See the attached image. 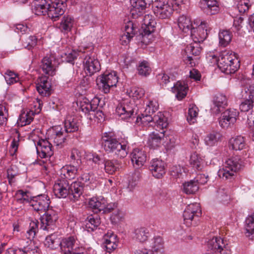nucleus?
Returning <instances> with one entry per match:
<instances>
[{"label": "nucleus", "instance_id": "f257e3e1", "mask_svg": "<svg viewBox=\"0 0 254 254\" xmlns=\"http://www.w3.org/2000/svg\"><path fill=\"white\" fill-rule=\"evenodd\" d=\"M83 191V184L75 181L70 185L66 180H58L53 186V192L58 198H65L68 196L73 201L78 200Z\"/></svg>", "mask_w": 254, "mask_h": 254}, {"label": "nucleus", "instance_id": "f03ea898", "mask_svg": "<svg viewBox=\"0 0 254 254\" xmlns=\"http://www.w3.org/2000/svg\"><path fill=\"white\" fill-rule=\"evenodd\" d=\"M212 58L215 59L220 69L226 74L234 73L240 67L239 61L228 52L222 53L218 59L215 55Z\"/></svg>", "mask_w": 254, "mask_h": 254}, {"label": "nucleus", "instance_id": "7ed1b4c3", "mask_svg": "<svg viewBox=\"0 0 254 254\" xmlns=\"http://www.w3.org/2000/svg\"><path fill=\"white\" fill-rule=\"evenodd\" d=\"M102 144L106 151L114 153L120 158H124L127 155V145L124 143L120 142L111 133H105L102 137Z\"/></svg>", "mask_w": 254, "mask_h": 254}, {"label": "nucleus", "instance_id": "20e7f679", "mask_svg": "<svg viewBox=\"0 0 254 254\" xmlns=\"http://www.w3.org/2000/svg\"><path fill=\"white\" fill-rule=\"evenodd\" d=\"M242 161L238 156L226 160L224 167L219 169L218 175L223 180L231 179L242 167Z\"/></svg>", "mask_w": 254, "mask_h": 254}, {"label": "nucleus", "instance_id": "39448f33", "mask_svg": "<svg viewBox=\"0 0 254 254\" xmlns=\"http://www.w3.org/2000/svg\"><path fill=\"white\" fill-rule=\"evenodd\" d=\"M136 122H140L144 125L154 122L155 124V127L157 128H166L168 125L167 118L160 112H158L153 117L152 115L144 113L141 117L137 118Z\"/></svg>", "mask_w": 254, "mask_h": 254}, {"label": "nucleus", "instance_id": "423d86ee", "mask_svg": "<svg viewBox=\"0 0 254 254\" xmlns=\"http://www.w3.org/2000/svg\"><path fill=\"white\" fill-rule=\"evenodd\" d=\"M157 26L156 21L153 19V16L150 14L144 16L142 25V31L140 33L142 35V42L144 43H149L152 38V33H153Z\"/></svg>", "mask_w": 254, "mask_h": 254}, {"label": "nucleus", "instance_id": "0eeeda50", "mask_svg": "<svg viewBox=\"0 0 254 254\" xmlns=\"http://www.w3.org/2000/svg\"><path fill=\"white\" fill-rule=\"evenodd\" d=\"M152 7L154 14L162 19L170 17L173 11L168 0H156L152 3Z\"/></svg>", "mask_w": 254, "mask_h": 254}, {"label": "nucleus", "instance_id": "6e6552de", "mask_svg": "<svg viewBox=\"0 0 254 254\" xmlns=\"http://www.w3.org/2000/svg\"><path fill=\"white\" fill-rule=\"evenodd\" d=\"M166 128H157L151 132L149 136L147 144L149 147L155 149L160 146L162 142H166L168 140V136L166 134Z\"/></svg>", "mask_w": 254, "mask_h": 254}, {"label": "nucleus", "instance_id": "1a4fd4ad", "mask_svg": "<svg viewBox=\"0 0 254 254\" xmlns=\"http://www.w3.org/2000/svg\"><path fill=\"white\" fill-rule=\"evenodd\" d=\"M66 6V0H56L51 4L50 3L47 15L53 21H56L64 14Z\"/></svg>", "mask_w": 254, "mask_h": 254}, {"label": "nucleus", "instance_id": "9d476101", "mask_svg": "<svg viewBox=\"0 0 254 254\" xmlns=\"http://www.w3.org/2000/svg\"><path fill=\"white\" fill-rule=\"evenodd\" d=\"M208 248L215 254H231L227 244L220 237H213L208 241Z\"/></svg>", "mask_w": 254, "mask_h": 254}, {"label": "nucleus", "instance_id": "9b49d317", "mask_svg": "<svg viewBox=\"0 0 254 254\" xmlns=\"http://www.w3.org/2000/svg\"><path fill=\"white\" fill-rule=\"evenodd\" d=\"M200 52L201 49L198 43L194 42V43L188 45L185 50V53L187 56L186 61L189 62V64L191 66H195L196 64H198Z\"/></svg>", "mask_w": 254, "mask_h": 254}, {"label": "nucleus", "instance_id": "f8f14e48", "mask_svg": "<svg viewBox=\"0 0 254 254\" xmlns=\"http://www.w3.org/2000/svg\"><path fill=\"white\" fill-rule=\"evenodd\" d=\"M30 202L34 210L41 213L48 210L50 200V198L47 195L41 194L33 197Z\"/></svg>", "mask_w": 254, "mask_h": 254}, {"label": "nucleus", "instance_id": "ddd939ff", "mask_svg": "<svg viewBox=\"0 0 254 254\" xmlns=\"http://www.w3.org/2000/svg\"><path fill=\"white\" fill-rule=\"evenodd\" d=\"M83 63L85 72L87 76H91L100 69L99 62L94 55H86Z\"/></svg>", "mask_w": 254, "mask_h": 254}, {"label": "nucleus", "instance_id": "4468645a", "mask_svg": "<svg viewBox=\"0 0 254 254\" xmlns=\"http://www.w3.org/2000/svg\"><path fill=\"white\" fill-rule=\"evenodd\" d=\"M201 213L200 207L198 203H195L188 205L183 213L185 223L188 226L190 225L192 219L195 217H198Z\"/></svg>", "mask_w": 254, "mask_h": 254}, {"label": "nucleus", "instance_id": "2eb2a0df", "mask_svg": "<svg viewBox=\"0 0 254 254\" xmlns=\"http://www.w3.org/2000/svg\"><path fill=\"white\" fill-rule=\"evenodd\" d=\"M36 147L37 154L41 158H49L53 155L52 145L47 139H40Z\"/></svg>", "mask_w": 254, "mask_h": 254}, {"label": "nucleus", "instance_id": "dca6fc26", "mask_svg": "<svg viewBox=\"0 0 254 254\" xmlns=\"http://www.w3.org/2000/svg\"><path fill=\"white\" fill-rule=\"evenodd\" d=\"M239 112L236 109H228L224 112L219 119V123L223 128H227L236 122Z\"/></svg>", "mask_w": 254, "mask_h": 254}, {"label": "nucleus", "instance_id": "f3484780", "mask_svg": "<svg viewBox=\"0 0 254 254\" xmlns=\"http://www.w3.org/2000/svg\"><path fill=\"white\" fill-rule=\"evenodd\" d=\"M190 32L194 42L200 43L203 42L206 38L208 34L206 23L201 22L197 27H193Z\"/></svg>", "mask_w": 254, "mask_h": 254}, {"label": "nucleus", "instance_id": "a211bd4d", "mask_svg": "<svg viewBox=\"0 0 254 254\" xmlns=\"http://www.w3.org/2000/svg\"><path fill=\"white\" fill-rule=\"evenodd\" d=\"M134 107V104L130 103H120L116 108V113L122 119H127L133 116Z\"/></svg>", "mask_w": 254, "mask_h": 254}, {"label": "nucleus", "instance_id": "6ab92c4d", "mask_svg": "<svg viewBox=\"0 0 254 254\" xmlns=\"http://www.w3.org/2000/svg\"><path fill=\"white\" fill-rule=\"evenodd\" d=\"M149 168L152 175L158 179L161 178L166 172L165 163L157 159L151 161Z\"/></svg>", "mask_w": 254, "mask_h": 254}, {"label": "nucleus", "instance_id": "aec40b11", "mask_svg": "<svg viewBox=\"0 0 254 254\" xmlns=\"http://www.w3.org/2000/svg\"><path fill=\"white\" fill-rule=\"evenodd\" d=\"M227 106V99L226 96L219 94L216 95L213 100L211 111L214 114H218Z\"/></svg>", "mask_w": 254, "mask_h": 254}, {"label": "nucleus", "instance_id": "412c9836", "mask_svg": "<svg viewBox=\"0 0 254 254\" xmlns=\"http://www.w3.org/2000/svg\"><path fill=\"white\" fill-rule=\"evenodd\" d=\"M76 241L73 237H69L60 241V246L62 252L64 254H73L75 253V251L77 248L75 245Z\"/></svg>", "mask_w": 254, "mask_h": 254}, {"label": "nucleus", "instance_id": "4be33fe9", "mask_svg": "<svg viewBox=\"0 0 254 254\" xmlns=\"http://www.w3.org/2000/svg\"><path fill=\"white\" fill-rule=\"evenodd\" d=\"M171 88L172 92L175 94L176 98L181 100L186 96L188 86L185 80H178L174 83Z\"/></svg>", "mask_w": 254, "mask_h": 254}, {"label": "nucleus", "instance_id": "5701e85b", "mask_svg": "<svg viewBox=\"0 0 254 254\" xmlns=\"http://www.w3.org/2000/svg\"><path fill=\"white\" fill-rule=\"evenodd\" d=\"M146 154L144 151L138 149H134L131 154V160L134 167H142L146 160Z\"/></svg>", "mask_w": 254, "mask_h": 254}, {"label": "nucleus", "instance_id": "b1692460", "mask_svg": "<svg viewBox=\"0 0 254 254\" xmlns=\"http://www.w3.org/2000/svg\"><path fill=\"white\" fill-rule=\"evenodd\" d=\"M131 5L130 13L133 18H137L142 14L146 7L145 0H130Z\"/></svg>", "mask_w": 254, "mask_h": 254}, {"label": "nucleus", "instance_id": "393cba45", "mask_svg": "<svg viewBox=\"0 0 254 254\" xmlns=\"http://www.w3.org/2000/svg\"><path fill=\"white\" fill-rule=\"evenodd\" d=\"M136 29L134 27L131 21L128 22L125 27V33L120 38L121 43L123 45H126L130 41L131 39L136 33Z\"/></svg>", "mask_w": 254, "mask_h": 254}, {"label": "nucleus", "instance_id": "a878e982", "mask_svg": "<svg viewBox=\"0 0 254 254\" xmlns=\"http://www.w3.org/2000/svg\"><path fill=\"white\" fill-rule=\"evenodd\" d=\"M201 7L208 15H213L219 11L218 2L216 0H202Z\"/></svg>", "mask_w": 254, "mask_h": 254}, {"label": "nucleus", "instance_id": "bb28decb", "mask_svg": "<svg viewBox=\"0 0 254 254\" xmlns=\"http://www.w3.org/2000/svg\"><path fill=\"white\" fill-rule=\"evenodd\" d=\"M41 68L42 70L43 74L47 78L56 74V68L52 64V61L49 58L45 57L43 59Z\"/></svg>", "mask_w": 254, "mask_h": 254}, {"label": "nucleus", "instance_id": "cd10ccee", "mask_svg": "<svg viewBox=\"0 0 254 254\" xmlns=\"http://www.w3.org/2000/svg\"><path fill=\"white\" fill-rule=\"evenodd\" d=\"M103 247L107 252L110 253L117 247V236L113 233H107L103 238Z\"/></svg>", "mask_w": 254, "mask_h": 254}, {"label": "nucleus", "instance_id": "c85d7f7f", "mask_svg": "<svg viewBox=\"0 0 254 254\" xmlns=\"http://www.w3.org/2000/svg\"><path fill=\"white\" fill-rule=\"evenodd\" d=\"M49 1L46 0H36L33 3V12L38 15L47 14L50 5Z\"/></svg>", "mask_w": 254, "mask_h": 254}, {"label": "nucleus", "instance_id": "c756f323", "mask_svg": "<svg viewBox=\"0 0 254 254\" xmlns=\"http://www.w3.org/2000/svg\"><path fill=\"white\" fill-rule=\"evenodd\" d=\"M58 219V214L55 211L53 210H48L41 218L43 229H46L47 226L54 224Z\"/></svg>", "mask_w": 254, "mask_h": 254}, {"label": "nucleus", "instance_id": "7c9ffc66", "mask_svg": "<svg viewBox=\"0 0 254 254\" xmlns=\"http://www.w3.org/2000/svg\"><path fill=\"white\" fill-rule=\"evenodd\" d=\"M24 240L19 241V247L14 250V254H39V249L34 247L33 249H27L28 242H26V245L23 243Z\"/></svg>", "mask_w": 254, "mask_h": 254}, {"label": "nucleus", "instance_id": "2f4dec72", "mask_svg": "<svg viewBox=\"0 0 254 254\" xmlns=\"http://www.w3.org/2000/svg\"><path fill=\"white\" fill-rule=\"evenodd\" d=\"M141 177V173L139 170H135L131 175L128 176L127 186V189L128 191H133L140 181Z\"/></svg>", "mask_w": 254, "mask_h": 254}, {"label": "nucleus", "instance_id": "473e14b6", "mask_svg": "<svg viewBox=\"0 0 254 254\" xmlns=\"http://www.w3.org/2000/svg\"><path fill=\"white\" fill-rule=\"evenodd\" d=\"M51 80H41L36 84V89L38 93L43 96H49L51 94Z\"/></svg>", "mask_w": 254, "mask_h": 254}, {"label": "nucleus", "instance_id": "72a5a7b5", "mask_svg": "<svg viewBox=\"0 0 254 254\" xmlns=\"http://www.w3.org/2000/svg\"><path fill=\"white\" fill-rule=\"evenodd\" d=\"M178 25L180 29L184 33L190 32L193 27L190 18L184 15L178 18Z\"/></svg>", "mask_w": 254, "mask_h": 254}, {"label": "nucleus", "instance_id": "f704fd0d", "mask_svg": "<svg viewBox=\"0 0 254 254\" xmlns=\"http://www.w3.org/2000/svg\"><path fill=\"white\" fill-rule=\"evenodd\" d=\"M229 146L233 150H241L246 146L245 141L243 136H237L230 139Z\"/></svg>", "mask_w": 254, "mask_h": 254}, {"label": "nucleus", "instance_id": "c9c22d12", "mask_svg": "<svg viewBox=\"0 0 254 254\" xmlns=\"http://www.w3.org/2000/svg\"><path fill=\"white\" fill-rule=\"evenodd\" d=\"M199 188L198 185L193 179L183 183L182 190L187 194H192L196 192Z\"/></svg>", "mask_w": 254, "mask_h": 254}, {"label": "nucleus", "instance_id": "e433bc0d", "mask_svg": "<svg viewBox=\"0 0 254 254\" xmlns=\"http://www.w3.org/2000/svg\"><path fill=\"white\" fill-rule=\"evenodd\" d=\"M79 125L80 122L77 119L70 118L65 121L64 129L63 130L66 133L73 132L78 130Z\"/></svg>", "mask_w": 254, "mask_h": 254}, {"label": "nucleus", "instance_id": "4c0bfd02", "mask_svg": "<svg viewBox=\"0 0 254 254\" xmlns=\"http://www.w3.org/2000/svg\"><path fill=\"white\" fill-rule=\"evenodd\" d=\"M66 136V133L60 127H55L52 138L56 145L59 146L63 143L65 140Z\"/></svg>", "mask_w": 254, "mask_h": 254}, {"label": "nucleus", "instance_id": "58836bf2", "mask_svg": "<svg viewBox=\"0 0 254 254\" xmlns=\"http://www.w3.org/2000/svg\"><path fill=\"white\" fill-rule=\"evenodd\" d=\"M148 236V230L144 227H140L134 230L133 238L140 243H143L147 240Z\"/></svg>", "mask_w": 254, "mask_h": 254}, {"label": "nucleus", "instance_id": "ea45409f", "mask_svg": "<svg viewBox=\"0 0 254 254\" xmlns=\"http://www.w3.org/2000/svg\"><path fill=\"white\" fill-rule=\"evenodd\" d=\"M74 23L73 18L69 15H64L62 19L59 28L62 31H69L71 30Z\"/></svg>", "mask_w": 254, "mask_h": 254}, {"label": "nucleus", "instance_id": "a19ab883", "mask_svg": "<svg viewBox=\"0 0 254 254\" xmlns=\"http://www.w3.org/2000/svg\"><path fill=\"white\" fill-rule=\"evenodd\" d=\"M246 235L250 239H254V213L246 220Z\"/></svg>", "mask_w": 254, "mask_h": 254}, {"label": "nucleus", "instance_id": "79ce46f5", "mask_svg": "<svg viewBox=\"0 0 254 254\" xmlns=\"http://www.w3.org/2000/svg\"><path fill=\"white\" fill-rule=\"evenodd\" d=\"M82 156L83 152L82 151L77 148H73L70 152L69 158L70 163L80 167L81 164V158Z\"/></svg>", "mask_w": 254, "mask_h": 254}, {"label": "nucleus", "instance_id": "37998d69", "mask_svg": "<svg viewBox=\"0 0 254 254\" xmlns=\"http://www.w3.org/2000/svg\"><path fill=\"white\" fill-rule=\"evenodd\" d=\"M100 224V219L97 216L92 215L88 217L85 220V228L88 232L94 231Z\"/></svg>", "mask_w": 254, "mask_h": 254}, {"label": "nucleus", "instance_id": "c03bdc74", "mask_svg": "<svg viewBox=\"0 0 254 254\" xmlns=\"http://www.w3.org/2000/svg\"><path fill=\"white\" fill-rule=\"evenodd\" d=\"M60 239L58 238L57 235L55 234H52L48 236L44 242L45 246L52 250L57 248L60 246Z\"/></svg>", "mask_w": 254, "mask_h": 254}, {"label": "nucleus", "instance_id": "a18cd8bd", "mask_svg": "<svg viewBox=\"0 0 254 254\" xmlns=\"http://www.w3.org/2000/svg\"><path fill=\"white\" fill-rule=\"evenodd\" d=\"M232 35L229 30H221L219 33V39L220 45L223 47H226L231 41Z\"/></svg>", "mask_w": 254, "mask_h": 254}, {"label": "nucleus", "instance_id": "49530a36", "mask_svg": "<svg viewBox=\"0 0 254 254\" xmlns=\"http://www.w3.org/2000/svg\"><path fill=\"white\" fill-rule=\"evenodd\" d=\"M79 166L74 165L70 163L69 165L66 166L63 168V171H65L64 175L65 178L68 180L74 179L77 174Z\"/></svg>", "mask_w": 254, "mask_h": 254}, {"label": "nucleus", "instance_id": "de8ad7c7", "mask_svg": "<svg viewBox=\"0 0 254 254\" xmlns=\"http://www.w3.org/2000/svg\"><path fill=\"white\" fill-rule=\"evenodd\" d=\"M221 136V135L219 132L212 131L205 136V143L208 146H214L220 140Z\"/></svg>", "mask_w": 254, "mask_h": 254}, {"label": "nucleus", "instance_id": "09e8293b", "mask_svg": "<svg viewBox=\"0 0 254 254\" xmlns=\"http://www.w3.org/2000/svg\"><path fill=\"white\" fill-rule=\"evenodd\" d=\"M150 247L152 250L150 251L152 253V252H160L164 248V242L161 237L157 236L155 237L152 240L150 245ZM150 251V250H148Z\"/></svg>", "mask_w": 254, "mask_h": 254}, {"label": "nucleus", "instance_id": "8fccbe9b", "mask_svg": "<svg viewBox=\"0 0 254 254\" xmlns=\"http://www.w3.org/2000/svg\"><path fill=\"white\" fill-rule=\"evenodd\" d=\"M38 221L37 220L32 221L29 224V229L27 230L26 237L31 240L33 239L38 231Z\"/></svg>", "mask_w": 254, "mask_h": 254}, {"label": "nucleus", "instance_id": "3c124183", "mask_svg": "<svg viewBox=\"0 0 254 254\" xmlns=\"http://www.w3.org/2000/svg\"><path fill=\"white\" fill-rule=\"evenodd\" d=\"M198 109L195 105H190L187 119L190 124H193L196 122Z\"/></svg>", "mask_w": 254, "mask_h": 254}, {"label": "nucleus", "instance_id": "603ef678", "mask_svg": "<svg viewBox=\"0 0 254 254\" xmlns=\"http://www.w3.org/2000/svg\"><path fill=\"white\" fill-rule=\"evenodd\" d=\"M33 117L30 116V114L27 113H22L19 117L17 123L21 127L29 125L33 121Z\"/></svg>", "mask_w": 254, "mask_h": 254}, {"label": "nucleus", "instance_id": "864d4df0", "mask_svg": "<svg viewBox=\"0 0 254 254\" xmlns=\"http://www.w3.org/2000/svg\"><path fill=\"white\" fill-rule=\"evenodd\" d=\"M252 3L250 0H239L237 4V8L240 13H244L250 8Z\"/></svg>", "mask_w": 254, "mask_h": 254}, {"label": "nucleus", "instance_id": "5fc2aeb1", "mask_svg": "<svg viewBox=\"0 0 254 254\" xmlns=\"http://www.w3.org/2000/svg\"><path fill=\"white\" fill-rule=\"evenodd\" d=\"M105 170L109 174H113L118 168V165L115 161L107 160L104 162Z\"/></svg>", "mask_w": 254, "mask_h": 254}, {"label": "nucleus", "instance_id": "6e6d98bb", "mask_svg": "<svg viewBox=\"0 0 254 254\" xmlns=\"http://www.w3.org/2000/svg\"><path fill=\"white\" fill-rule=\"evenodd\" d=\"M202 162V159L199 155L196 153L191 154L190 159V163L192 166L196 169H199Z\"/></svg>", "mask_w": 254, "mask_h": 254}, {"label": "nucleus", "instance_id": "4d7b16f0", "mask_svg": "<svg viewBox=\"0 0 254 254\" xmlns=\"http://www.w3.org/2000/svg\"><path fill=\"white\" fill-rule=\"evenodd\" d=\"M216 197L221 202H225L229 199L228 191L224 188H220L217 190Z\"/></svg>", "mask_w": 254, "mask_h": 254}, {"label": "nucleus", "instance_id": "13d9d810", "mask_svg": "<svg viewBox=\"0 0 254 254\" xmlns=\"http://www.w3.org/2000/svg\"><path fill=\"white\" fill-rule=\"evenodd\" d=\"M254 106V101L250 98L244 100L240 105V109L242 112H248L252 109Z\"/></svg>", "mask_w": 254, "mask_h": 254}, {"label": "nucleus", "instance_id": "bf43d9fd", "mask_svg": "<svg viewBox=\"0 0 254 254\" xmlns=\"http://www.w3.org/2000/svg\"><path fill=\"white\" fill-rule=\"evenodd\" d=\"M144 89L139 87H131L128 92L129 96L136 98L137 99L141 98L144 94Z\"/></svg>", "mask_w": 254, "mask_h": 254}, {"label": "nucleus", "instance_id": "052dcab7", "mask_svg": "<svg viewBox=\"0 0 254 254\" xmlns=\"http://www.w3.org/2000/svg\"><path fill=\"white\" fill-rule=\"evenodd\" d=\"M79 106L80 110L85 114L93 111L90 101L86 98L80 101Z\"/></svg>", "mask_w": 254, "mask_h": 254}, {"label": "nucleus", "instance_id": "680f3d73", "mask_svg": "<svg viewBox=\"0 0 254 254\" xmlns=\"http://www.w3.org/2000/svg\"><path fill=\"white\" fill-rule=\"evenodd\" d=\"M108 81L109 80H100V82L97 83L99 88L105 93H109L110 87L116 86V83L118 81V80H117L116 83L110 85L109 84Z\"/></svg>", "mask_w": 254, "mask_h": 254}, {"label": "nucleus", "instance_id": "e2e57ef3", "mask_svg": "<svg viewBox=\"0 0 254 254\" xmlns=\"http://www.w3.org/2000/svg\"><path fill=\"white\" fill-rule=\"evenodd\" d=\"M119 77L115 71L107 70L100 76L99 79H118Z\"/></svg>", "mask_w": 254, "mask_h": 254}, {"label": "nucleus", "instance_id": "0e129e2a", "mask_svg": "<svg viewBox=\"0 0 254 254\" xmlns=\"http://www.w3.org/2000/svg\"><path fill=\"white\" fill-rule=\"evenodd\" d=\"M138 70V73L140 75L146 76L149 74L151 71V68L149 66L148 63L143 62L140 64Z\"/></svg>", "mask_w": 254, "mask_h": 254}, {"label": "nucleus", "instance_id": "69168bd1", "mask_svg": "<svg viewBox=\"0 0 254 254\" xmlns=\"http://www.w3.org/2000/svg\"><path fill=\"white\" fill-rule=\"evenodd\" d=\"M8 115V111L5 107L3 105H0V126L6 124Z\"/></svg>", "mask_w": 254, "mask_h": 254}, {"label": "nucleus", "instance_id": "338daca9", "mask_svg": "<svg viewBox=\"0 0 254 254\" xmlns=\"http://www.w3.org/2000/svg\"><path fill=\"white\" fill-rule=\"evenodd\" d=\"M123 217V213L118 209H116L111 215L110 219L112 223L117 224L122 220Z\"/></svg>", "mask_w": 254, "mask_h": 254}, {"label": "nucleus", "instance_id": "774afa93", "mask_svg": "<svg viewBox=\"0 0 254 254\" xmlns=\"http://www.w3.org/2000/svg\"><path fill=\"white\" fill-rule=\"evenodd\" d=\"M89 88L88 80H81L80 83L76 86V89L80 94L82 95Z\"/></svg>", "mask_w": 254, "mask_h": 254}]
</instances>
